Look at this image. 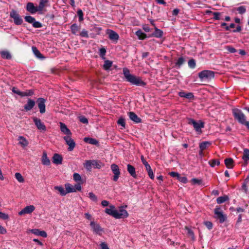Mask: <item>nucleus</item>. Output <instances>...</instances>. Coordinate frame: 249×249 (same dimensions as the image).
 <instances>
[{
	"mask_svg": "<svg viewBox=\"0 0 249 249\" xmlns=\"http://www.w3.org/2000/svg\"><path fill=\"white\" fill-rule=\"evenodd\" d=\"M123 74L126 81L132 85L136 86L145 85V83L140 77L130 74L129 70L127 68H124L123 69Z\"/></svg>",
	"mask_w": 249,
	"mask_h": 249,
	"instance_id": "1",
	"label": "nucleus"
},
{
	"mask_svg": "<svg viewBox=\"0 0 249 249\" xmlns=\"http://www.w3.org/2000/svg\"><path fill=\"white\" fill-rule=\"evenodd\" d=\"M234 117L239 123L246 125L249 129V122L246 121V117L243 113L239 109H232Z\"/></svg>",
	"mask_w": 249,
	"mask_h": 249,
	"instance_id": "2",
	"label": "nucleus"
},
{
	"mask_svg": "<svg viewBox=\"0 0 249 249\" xmlns=\"http://www.w3.org/2000/svg\"><path fill=\"white\" fill-rule=\"evenodd\" d=\"M198 77L201 81H209L214 77V72L210 70H204L198 73Z\"/></svg>",
	"mask_w": 249,
	"mask_h": 249,
	"instance_id": "3",
	"label": "nucleus"
},
{
	"mask_svg": "<svg viewBox=\"0 0 249 249\" xmlns=\"http://www.w3.org/2000/svg\"><path fill=\"white\" fill-rule=\"evenodd\" d=\"M188 124H191L193 126L195 130L198 133L200 134L202 132L201 129L204 127V123L199 121L198 122L196 121L195 120L189 118L188 119Z\"/></svg>",
	"mask_w": 249,
	"mask_h": 249,
	"instance_id": "4",
	"label": "nucleus"
},
{
	"mask_svg": "<svg viewBox=\"0 0 249 249\" xmlns=\"http://www.w3.org/2000/svg\"><path fill=\"white\" fill-rule=\"evenodd\" d=\"M10 18L14 20V22L16 25H21L23 23V19L18 12L14 9L10 12Z\"/></svg>",
	"mask_w": 249,
	"mask_h": 249,
	"instance_id": "5",
	"label": "nucleus"
},
{
	"mask_svg": "<svg viewBox=\"0 0 249 249\" xmlns=\"http://www.w3.org/2000/svg\"><path fill=\"white\" fill-rule=\"evenodd\" d=\"M12 91L15 94H18L21 97L25 96H31L34 94V90L33 89H28L24 91H21L15 87L12 88Z\"/></svg>",
	"mask_w": 249,
	"mask_h": 249,
	"instance_id": "6",
	"label": "nucleus"
},
{
	"mask_svg": "<svg viewBox=\"0 0 249 249\" xmlns=\"http://www.w3.org/2000/svg\"><path fill=\"white\" fill-rule=\"evenodd\" d=\"M214 213L215 217L219 220L220 223H223L227 219V216L224 214L219 207H216L214 209Z\"/></svg>",
	"mask_w": 249,
	"mask_h": 249,
	"instance_id": "7",
	"label": "nucleus"
},
{
	"mask_svg": "<svg viewBox=\"0 0 249 249\" xmlns=\"http://www.w3.org/2000/svg\"><path fill=\"white\" fill-rule=\"evenodd\" d=\"M128 216V213L123 207H119V210H116L115 218L121 219L126 218Z\"/></svg>",
	"mask_w": 249,
	"mask_h": 249,
	"instance_id": "8",
	"label": "nucleus"
},
{
	"mask_svg": "<svg viewBox=\"0 0 249 249\" xmlns=\"http://www.w3.org/2000/svg\"><path fill=\"white\" fill-rule=\"evenodd\" d=\"M111 170L114 174L113 180L117 181L120 175V171L119 167L116 164H112L110 166Z\"/></svg>",
	"mask_w": 249,
	"mask_h": 249,
	"instance_id": "9",
	"label": "nucleus"
},
{
	"mask_svg": "<svg viewBox=\"0 0 249 249\" xmlns=\"http://www.w3.org/2000/svg\"><path fill=\"white\" fill-rule=\"evenodd\" d=\"M33 121L38 130L41 132L45 131L46 127L43 123L41 122V120L38 118L34 117Z\"/></svg>",
	"mask_w": 249,
	"mask_h": 249,
	"instance_id": "10",
	"label": "nucleus"
},
{
	"mask_svg": "<svg viewBox=\"0 0 249 249\" xmlns=\"http://www.w3.org/2000/svg\"><path fill=\"white\" fill-rule=\"evenodd\" d=\"M45 102L46 100L43 98H38L36 101L37 106L39 109V111L41 114L45 113L46 111Z\"/></svg>",
	"mask_w": 249,
	"mask_h": 249,
	"instance_id": "11",
	"label": "nucleus"
},
{
	"mask_svg": "<svg viewBox=\"0 0 249 249\" xmlns=\"http://www.w3.org/2000/svg\"><path fill=\"white\" fill-rule=\"evenodd\" d=\"M64 139L65 140L67 144L69 146L68 147V150L69 151L73 150L75 146V143L74 141L71 138L70 136H66L64 137Z\"/></svg>",
	"mask_w": 249,
	"mask_h": 249,
	"instance_id": "12",
	"label": "nucleus"
},
{
	"mask_svg": "<svg viewBox=\"0 0 249 249\" xmlns=\"http://www.w3.org/2000/svg\"><path fill=\"white\" fill-rule=\"evenodd\" d=\"M107 34L108 36V38L111 41L117 42L119 39V35L115 31L111 30H107Z\"/></svg>",
	"mask_w": 249,
	"mask_h": 249,
	"instance_id": "13",
	"label": "nucleus"
},
{
	"mask_svg": "<svg viewBox=\"0 0 249 249\" xmlns=\"http://www.w3.org/2000/svg\"><path fill=\"white\" fill-rule=\"evenodd\" d=\"M26 10L31 14H36L39 12L37 7L35 6L33 2H29L26 5Z\"/></svg>",
	"mask_w": 249,
	"mask_h": 249,
	"instance_id": "14",
	"label": "nucleus"
},
{
	"mask_svg": "<svg viewBox=\"0 0 249 249\" xmlns=\"http://www.w3.org/2000/svg\"><path fill=\"white\" fill-rule=\"evenodd\" d=\"M36 105V102L31 99V98H28L27 100V103L24 106V108L25 111H28L31 110Z\"/></svg>",
	"mask_w": 249,
	"mask_h": 249,
	"instance_id": "15",
	"label": "nucleus"
},
{
	"mask_svg": "<svg viewBox=\"0 0 249 249\" xmlns=\"http://www.w3.org/2000/svg\"><path fill=\"white\" fill-rule=\"evenodd\" d=\"M35 209L34 205H29L25 207L23 209L18 213L19 215H21L26 213H31Z\"/></svg>",
	"mask_w": 249,
	"mask_h": 249,
	"instance_id": "16",
	"label": "nucleus"
},
{
	"mask_svg": "<svg viewBox=\"0 0 249 249\" xmlns=\"http://www.w3.org/2000/svg\"><path fill=\"white\" fill-rule=\"evenodd\" d=\"M62 160L63 158L62 156L59 154L55 153L52 158V161L55 164H61Z\"/></svg>",
	"mask_w": 249,
	"mask_h": 249,
	"instance_id": "17",
	"label": "nucleus"
},
{
	"mask_svg": "<svg viewBox=\"0 0 249 249\" xmlns=\"http://www.w3.org/2000/svg\"><path fill=\"white\" fill-rule=\"evenodd\" d=\"M116 211V209H115V206L112 205H109L108 208H107L105 210V212L106 213L112 216L114 218L115 217Z\"/></svg>",
	"mask_w": 249,
	"mask_h": 249,
	"instance_id": "18",
	"label": "nucleus"
},
{
	"mask_svg": "<svg viewBox=\"0 0 249 249\" xmlns=\"http://www.w3.org/2000/svg\"><path fill=\"white\" fill-rule=\"evenodd\" d=\"M30 231L32 233L36 235H39L43 237H46L47 236V233L45 231H40L39 229H32Z\"/></svg>",
	"mask_w": 249,
	"mask_h": 249,
	"instance_id": "19",
	"label": "nucleus"
},
{
	"mask_svg": "<svg viewBox=\"0 0 249 249\" xmlns=\"http://www.w3.org/2000/svg\"><path fill=\"white\" fill-rule=\"evenodd\" d=\"M129 117L130 120L136 123L141 122V119L133 112H129Z\"/></svg>",
	"mask_w": 249,
	"mask_h": 249,
	"instance_id": "20",
	"label": "nucleus"
},
{
	"mask_svg": "<svg viewBox=\"0 0 249 249\" xmlns=\"http://www.w3.org/2000/svg\"><path fill=\"white\" fill-rule=\"evenodd\" d=\"M60 129L61 131L65 134L67 135V136H70L71 134L70 129L64 123H60Z\"/></svg>",
	"mask_w": 249,
	"mask_h": 249,
	"instance_id": "21",
	"label": "nucleus"
},
{
	"mask_svg": "<svg viewBox=\"0 0 249 249\" xmlns=\"http://www.w3.org/2000/svg\"><path fill=\"white\" fill-rule=\"evenodd\" d=\"M127 171L129 172V173L131 175V176L134 178H136L137 174L136 173L135 167L130 164H127Z\"/></svg>",
	"mask_w": 249,
	"mask_h": 249,
	"instance_id": "22",
	"label": "nucleus"
},
{
	"mask_svg": "<svg viewBox=\"0 0 249 249\" xmlns=\"http://www.w3.org/2000/svg\"><path fill=\"white\" fill-rule=\"evenodd\" d=\"M178 95L180 97L191 99L194 98V95L191 92H179Z\"/></svg>",
	"mask_w": 249,
	"mask_h": 249,
	"instance_id": "23",
	"label": "nucleus"
},
{
	"mask_svg": "<svg viewBox=\"0 0 249 249\" xmlns=\"http://www.w3.org/2000/svg\"><path fill=\"white\" fill-rule=\"evenodd\" d=\"M93 165V160H87L84 163V167L88 170L90 172L91 171L92 166Z\"/></svg>",
	"mask_w": 249,
	"mask_h": 249,
	"instance_id": "24",
	"label": "nucleus"
},
{
	"mask_svg": "<svg viewBox=\"0 0 249 249\" xmlns=\"http://www.w3.org/2000/svg\"><path fill=\"white\" fill-rule=\"evenodd\" d=\"M48 0H40L39 5L37 7L39 12L43 11L44 8L46 6L47 3L48 2Z\"/></svg>",
	"mask_w": 249,
	"mask_h": 249,
	"instance_id": "25",
	"label": "nucleus"
},
{
	"mask_svg": "<svg viewBox=\"0 0 249 249\" xmlns=\"http://www.w3.org/2000/svg\"><path fill=\"white\" fill-rule=\"evenodd\" d=\"M225 165L228 168L231 169L233 167V160L231 158H228L224 160Z\"/></svg>",
	"mask_w": 249,
	"mask_h": 249,
	"instance_id": "26",
	"label": "nucleus"
},
{
	"mask_svg": "<svg viewBox=\"0 0 249 249\" xmlns=\"http://www.w3.org/2000/svg\"><path fill=\"white\" fill-rule=\"evenodd\" d=\"M41 160L43 164L45 165H49L50 164V160L47 157L46 152H43Z\"/></svg>",
	"mask_w": 249,
	"mask_h": 249,
	"instance_id": "27",
	"label": "nucleus"
},
{
	"mask_svg": "<svg viewBox=\"0 0 249 249\" xmlns=\"http://www.w3.org/2000/svg\"><path fill=\"white\" fill-rule=\"evenodd\" d=\"M94 232L101 235L103 233H104V231L99 224L94 223Z\"/></svg>",
	"mask_w": 249,
	"mask_h": 249,
	"instance_id": "28",
	"label": "nucleus"
},
{
	"mask_svg": "<svg viewBox=\"0 0 249 249\" xmlns=\"http://www.w3.org/2000/svg\"><path fill=\"white\" fill-rule=\"evenodd\" d=\"M32 49L34 54L36 55V56L38 58H42L43 56L42 54L40 53L39 50L37 49V48L35 46H33L32 47Z\"/></svg>",
	"mask_w": 249,
	"mask_h": 249,
	"instance_id": "29",
	"label": "nucleus"
},
{
	"mask_svg": "<svg viewBox=\"0 0 249 249\" xmlns=\"http://www.w3.org/2000/svg\"><path fill=\"white\" fill-rule=\"evenodd\" d=\"M211 144V142L208 141L203 142L199 144V148L202 151L206 149L208 146Z\"/></svg>",
	"mask_w": 249,
	"mask_h": 249,
	"instance_id": "30",
	"label": "nucleus"
},
{
	"mask_svg": "<svg viewBox=\"0 0 249 249\" xmlns=\"http://www.w3.org/2000/svg\"><path fill=\"white\" fill-rule=\"evenodd\" d=\"M1 56L6 59H10L12 58L11 55L10 53L6 51H2L0 52Z\"/></svg>",
	"mask_w": 249,
	"mask_h": 249,
	"instance_id": "31",
	"label": "nucleus"
},
{
	"mask_svg": "<svg viewBox=\"0 0 249 249\" xmlns=\"http://www.w3.org/2000/svg\"><path fill=\"white\" fill-rule=\"evenodd\" d=\"M229 199V197L225 195L224 196H220L217 198L216 202L218 204H221Z\"/></svg>",
	"mask_w": 249,
	"mask_h": 249,
	"instance_id": "32",
	"label": "nucleus"
},
{
	"mask_svg": "<svg viewBox=\"0 0 249 249\" xmlns=\"http://www.w3.org/2000/svg\"><path fill=\"white\" fill-rule=\"evenodd\" d=\"M112 65V62L108 60H105L103 68L105 70H108Z\"/></svg>",
	"mask_w": 249,
	"mask_h": 249,
	"instance_id": "33",
	"label": "nucleus"
},
{
	"mask_svg": "<svg viewBox=\"0 0 249 249\" xmlns=\"http://www.w3.org/2000/svg\"><path fill=\"white\" fill-rule=\"evenodd\" d=\"M162 35H163V32L161 30H160L157 28H155V31L153 33V36L156 37L160 38V37H162Z\"/></svg>",
	"mask_w": 249,
	"mask_h": 249,
	"instance_id": "34",
	"label": "nucleus"
},
{
	"mask_svg": "<svg viewBox=\"0 0 249 249\" xmlns=\"http://www.w3.org/2000/svg\"><path fill=\"white\" fill-rule=\"evenodd\" d=\"M54 189L59 191L62 196H64L67 194L66 190L62 186H55Z\"/></svg>",
	"mask_w": 249,
	"mask_h": 249,
	"instance_id": "35",
	"label": "nucleus"
},
{
	"mask_svg": "<svg viewBox=\"0 0 249 249\" xmlns=\"http://www.w3.org/2000/svg\"><path fill=\"white\" fill-rule=\"evenodd\" d=\"M245 161H249V150L245 149L244 150V154L242 157Z\"/></svg>",
	"mask_w": 249,
	"mask_h": 249,
	"instance_id": "36",
	"label": "nucleus"
},
{
	"mask_svg": "<svg viewBox=\"0 0 249 249\" xmlns=\"http://www.w3.org/2000/svg\"><path fill=\"white\" fill-rule=\"evenodd\" d=\"M66 190L67 193L75 192L73 186L68 183L65 184Z\"/></svg>",
	"mask_w": 249,
	"mask_h": 249,
	"instance_id": "37",
	"label": "nucleus"
},
{
	"mask_svg": "<svg viewBox=\"0 0 249 249\" xmlns=\"http://www.w3.org/2000/svg\"><path fill=\"white\" fill-rule=\"evenodd\" d=\"M18 140H21V141L19 142V143L24 146H27V145L28 144V141H27V140L23 136H19L18 137Z\"/></svg>",
	"mask_w": 249,
	"mask_h": 249,
	"instance_id": "38",
	"label": "nucleus"
},
{
	"mask_svg": "<svg viewBox=\"0 0 249 249\" xmlns=\"http://www.w3.org/2000/svg\"><path fill=\"white\" fill-rule=\"evenodd\" d=\"M136 36L140 39H143L146 37V35L143 33L141 30H138L136 32Z\"/></svg>",
	"mask_w": 249,
	"mask_h": 249,
	"instance_id": "39",
	"label": "nucleus"
},
{
	"mask_svg": "<svg viewBox=\"0 0 249 249\" xmlns=\"http://www.w3.org/2000/svg\"><path fill=\"white\" fill-rule=\"evenodd\" d=\"M106 49L105 48H102L99 49V55L103 60H105V55L106 53Z\"/></svg>",
	"mask_w": 249,
	"mask_h": 249,
	"instance_id": "40",
	"label": "nucleus"
},
{
	"mask_svg": "<svg viewBox=\"0 0 249 249\" xmlns=\"http://www.w3.org/2000/svg\"><path fill=\"white\" fill-rule=\"evenodd\" d=\"M71 29L72 34H76L78 31L79 28L76 24L74 23L71 25Z\"/></svg>",
	"mask_w": 249,
	"mask_h": 249,
	"instance_id": "41",
	"label": "nucleus"
},
{
	"mask_svg": "<svg viewBox=\"0 0 249 249\" xmlns=\"http://www.w3.org/2000/svg\"><path fill=\"white\" fill-rule=\"evenodd\" d=\"M25 20L29 23H33L35 21V18L31 16H26L24 18Z\"/></svg>",
	"mask_w": 249,
	"mask_h": 249,
	"instance_id": "42",
	"label": "nucleus"
},
{
	"mask_svg": "<svg viewBox=\"0 0 249 249\" xmlns=\"http://www.w3.org/2000/svg\"><path fill=\"white\" fill-rule=\"evenodd\" d=\"M15 178L19 182H23L24 181L23 177L19 173L15 174Z\"/></svg>",
	"mask_w": 249,
	"mask_h": 249,
	"instance_id": "43",
	"label": "nucleus"
},
{
	"mask_svg": "<svg viewBox=\"0 0 249 249\" xmlns=\"http://www.w3.org/2000/svg\"><path fill=\"white\" fill-rule=\"evenodd\" d=\"M209 164L211 167H213L215 165H219L220 161L218 160H213L209 161Z\"/></svg>",
	"mask_w": 249,
	"mask_h": 249,
	"instance_id": "44",
	"label": "nucleus"
},
{
	"mask_svg": "<svg viewBox=\"0 0 249 249\" xmlns=\"http://www.w3.org/2000/svg\"><path fill=\"white\" fill-rule=\"evenodd\" d=\"M117 124L118 125H121L123 127V128L125 127V120L124 118H120L117 121Z\"/></svg>",
	"mask_w": 249,
	"mask_h": 249,
	"instance_id": "45",
	"label": "nucleus"
},
{
	"mask_svg": "<svg viewBox=\"0 0 249 249\" xmlns=\"http://www.w3.org/2000/svg\"><path fill=\"white\" fill-rule=\"evenodd\" d=\"M184 62V58L182 57H180L177 61V62L176 63V65L178 67H180L183 64Z\"/></svg>",
	"mask_w": 249,
	"mask_h": 249,
	"instance_id": "46",
	"label": "nucleus"
},
{
	"mask_svg": "<svg viewBox=\"0 0 249 249\" xmlns=\"http://www.w3.org/2000/svg\"><path fill=\"white\" fill-rule=\"evenodd\" d=\"M237 11L239 14H243L246 12V9L244 6H241L237 8Z\"/></svg>",
	"mask_w": 249,
	"mask_h": 249,
	"instance_id": "47",
	"label": "nucleus"
},
{
	"mask_svg": "<svg viewBox=\"0 0 249 249\" xmlns=\"http://www.w3.org/2000/svg\"><path fill=\"white\" fill-rule=\"evenodd\" d=\"M188 66L190 68L194 69L196 67V62L193 59H192L188 61Z\"/></svg>",
	"mask_w": 249,
	"mask_h": 249,
	"instance_id": "48",
	"label": "nucleus"
},
{
	"mask_svg": "<svg viewBox=\"0 0 249 249\" xmlns=\"http://www.w3.org/2000/svg\"><path fill=\"white\" fill-rule=\"evenodd\" d=\"M73 179L75 181H79L81 180V177L78 173H74L73 175Z\"/></svg>",
	"mask_w": 249,
	"mask_h": 249,
	"instance_id": "49",
	"label": "nucleus"
},
{
	"mask_svg": "<svg viewBox=\"0 0 249 249\" xmlns=\"http://www.w3.org/2000/svg\"><path fill=\"white\" fill-rule=\"evenodd\" d=\"M77 14L79 17V21L83 20V14L82 11L81 9H79L77 11Z\"/></svg>",
	"mask_w": 249,
	"mask_h": 249,
	"instance_id": "50",
	"label": "nucleus"
},
{
	"mask_svg": "<svg viewBox=\"0 0 249 249\" xmlns=\"http://www.w3.org/2000/svg\"><path fill=\"white\" fill-rule=\"evenodd\" d=\"M103 165L104 164L102 162L94 160V167L99 169L103 166Z\"/></svg>",
	"mask_w": 249,
	"mask_h": 249,
	"instance_id": "51",
	"label": "nucleus"
},
{
	"mask_svg": "<svg viewBox=\"0 0 249 249\" xmlns=\"http://www.w3.org/2000/svg\"><path fill=\"white\" fill-rule=\"evenodd\" d=\"M33 26L36 28H41L42 27V25L40 22L35 20L33 23Z\"/></svg>",
	"mask_w": 249,
	"mask_h": 249,
	"instance_id": "52",
	"label": "nucleus"
},
{
	"mask_svg": "<svg viewBox=\"0 0 249 249\" xmlns=\"http://www.w3.org/2000/svg\"><path fill=\"white\" fill-rule=\"evenodd\" d=\"M226 49L227 50H228L231 53H235L236 52V50L234 48H233L231 46H226Z\"/></svg>",
	"mask_w": 249,
	"mask_h": 249,
	"instance_id": "53",
	"label": "nucleus"
},
{
	"mask_svg": "<svg viewBox=\"0 0 249 249\" xmlns=\"http://www.w3.org/2000/svg\"><path fill=\"white\" fill-rule=\"evenodd\" d=\"M191 182L193 184H201L202 183V180L197 178H194L192 179Z\"/></svg>",
	"mask_w": 249,
	"mask_h": 249,
	"instance_id": "54",
	"label": "nucleus"
},
{
	"mask_svg": "<svg viewBox=\"0 0 249 249\" xmlns=\"http://www.w3.org/2000/svg\"><path fill=\"white\" fill-rule=\"evenodd\" d=\"M84 141L85 142L89 143L91 144H93V138L85 137L84 139Z\"/></svg>",
	"mask_w": 249,
	"mask_h": 249,
	"instance_id": "55",
	"label": "nucleus"
},
{
	"mask_svg": "<svg viewBox=\"0 0 249 249\" xmlns=\"http://www.w3.org/2000/svg\"><path fill=\"white\" fill-rule=\"evenodd\" d=\"M0 218L3 220H7L9 218V216L7 214L0 212Z\"/></svg>",
	"mask_w": 249,
	"mask_h": 249,
	"instance_id": "56",
	"label": "nucleus"
},
{
	"mask_svg": "<svg viewBox=\"0 0 249 249\" xmlns=\"http://www.w3.org/2000/svg\"><path fill=\"white\" fill-rule=\"evenodd\" d=\"M213 19L214 20H219L220 19V13L219 12H213Z\"/></svg>",
	"mask_w": 249,
	"mask_h": 249,
	"instance_id": "57",
	"label": "nucleus"
},
{
	"mask_svg": "<svg viewBox=\"0 0 249 249\" xmlns=\"http://www.w3.org/2000/svg\"><path fill=\"white\" fill-rule=\"evenodd\" d=\"M178 180L183 183H186L187 182V178L185 177H181L180 175L179 177L178 178Z\"/></svg>",
	"mask_w": 249,
	"mask_h": 249,
	"instance_id": "58",
	"label": "nucleus"
},
{
	"mask_svg": "<svg viewBox=\"0 0 249 249\" xmlns=\"http://www.w3.org/2000/svg\"><path fill=\"white\" fill-rule=\"evenodd\" d=\"M205 226L209 230H211L213 228V224L210 221H206L204 222Z\"/></svg>",
	"mask_w": 249,
	"mask_h": 249,
	"instance_id": "59",
	"label": "nucleus"
},
{
	"mask_svg": "<svg viewBox=\"0 0 249 249\" xmlns=\"http://www.w3.org/2000/svg\"><path fill=\"white\" fill-rule=\"evenodd\" d=\"M79 121H80V122L83 124H87L88 123V120L87 118L84 116L80 117Z\"/></svg>",
	"mask_w": 249,
	"mask_h": 249,
	"instance_id": "60",
	"label": "nucleus"
},
{
	"mask_svg": "<svg viewBox=\"0 0 249 249\" xmlns=\"http://www.w3.org/2000/svg\"><path fill=\"white\" fill-rule=\"evenodd\" d=\"M169 175L172 177L177 178L178 179L180 175L178 173L175 172H171L169 173Z\"/></svg>",
	"mask_w": 249,
	"mask_h": 249,
	"instance_id": "61",
	"label": "nucleus"
},
{
	"mask_svg": "<svg viewBox=\"0 0 249 249\" xmlns=\"http://www.w3.org/2000/svg\"><path fill=\"white\" fill-rule=\"evenodd\" d=\"M73 187L74 189L75 190V192H76V191H80L81 190L80 184L79 183L73 186Z\"/></svg>",
	"mask_w": 249,
	"mask_h": 249,
	"instance_id": "62",
	"label": "nucleus"
},
{
	"mask_svg": "<svg viewBox=\"0 0 249 249\" xmlns=\"http://www.w3.org/2000/svg\"><path fill=\"white\" fill-rule=\"evenodd\" d=\"M101 30L102 29L100 27L94 26V35H99Z\"/></svg>",
	"mask_w": 249,
	"mask_h": 249,
	"instance_id": "63",
	"label": "nucleus"
},
{
	"mask_svg": "<svg viewBox=\"0 0 249 249\" xmlns=\"http://www.w3.org/2000/svg\"><path fill=\"white\" fill-rule=\"evenodd\" d=\"M80 36L82 37H88V32L86 30H83L81 33H80Z\"/></svg>",
	"mask_w": 249,
	"mask_h": 249,
	"instance_id": "64",
	"label": "nucleus"
}]
</instances>
